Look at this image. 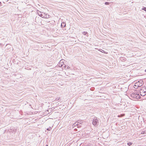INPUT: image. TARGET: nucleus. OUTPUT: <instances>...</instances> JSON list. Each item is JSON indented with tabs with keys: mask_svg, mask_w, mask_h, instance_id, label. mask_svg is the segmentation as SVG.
<instances>
[{
	"mask_svg": "<svg viewBox=\"0 0 146 146\" xmlns=\"http://www.w3.org/2000/svg\"><path fill=\"white\" fill-rule=\"evenodd\" d=\"M146 133V131H141V134H145Z\"/></svg>",
	"mask_w": 146,
	"mask_h": 146,
	"instance_id": "obj_13",
	"label": "nucleus"
},
{
	"mask_svg": "<svg viewBox=\"0 0 146 146\" xmlns=\"http://www.w3.org/2000/svg\"><path fill=\"white\" fill-rule=\"evenodd\" d=\"M11 128L10 129L11 130V131H9V132H10H10H12V133H13L14 132H15V130L14 129V130H12V129H11Z\"/></svg>",
	"mask_w": 146,
	"mask_h": 146,
	"instance_id": "obj_10",
	"label": "nucleus"
},
{
	"mask_svg": "<svg viewBox=\"0 0 146 146\" xmlns=\"http://www.w3.org/2000/svg\"><path fill=\"white\" fill-rule=\"evenodd\" d=\"M82 120H78L74 123L72 125V126L73 128L75 127H76L78 128H80L82 126Z\"/></svg>",
	"mask_w": 146,
	"mask_h": 146,
	"instance_id": "obj_2",
	"label": "nucleus"
},
{
	"mask_svg": "<svg viewBox=\"0 0 146 146\" xmlns=\"http://www.w3.org/2000/svg\"><path fill=\"white\" fill-rule=\"evenodd\" d=\"M131 97L133 100L139 99H140L141 98L139 94H137L136 92L132 93L131 94Z\"/></svg>",
	"mask_w": 146,
	"mask_h": 146,
	"instance_id": "obj_1",
	"label": "nucleus"
},
{
	"mask_svg": "<svg viewBox=\"0 0 146 146\" xmlns=\"http://www.w3.org/2000/svg\"><path fill=\"white\" fill-rule=\"evenodd\" d=\"M142 9L146 11V7H144Z\"/></svg>",
	"mask_w": 146,
	"mask_h": 146,
	"instance_id": "obj_17",
	"label": "nucleus"
},
{
	"mask_svg": "<svg viewBox=\"0 0 146 146\" xmlns=\"http://www.w3.org/2000/svg\"><path fill=\"white\" fill-rule=\"evenodd\" d=\"M109 3H110L109 2H105V4L106 5H108L109 4Z\"/></svg>",
	"mask_w": 146,
	"mask_h": 146,
	"instance_id": "obj_14",
	"label": "nucleus"
},
{
	"mask_svg": "<svg viewBox=\"0 0 146 146\" xmlns=\"http://www.w3.org/2000/svg\"><path fill=\"white\" fill-rule=\"evenodd\" d=\"M137 85H136V83H135L134 85V88L135 89H137L138 87H139L138 86H137Z\"/></svg>",
	"mask_w": 146,
	"mask_h": 146,
	"instance_id": "obj_11",
	"label": "nucleus"
},
{
	"mask_svg": "<svg viewBox=\"0 0 146 146\" xmlns=\"http://www.w3.org/2000/svg\"><path fill=\"white\" fill-rule=\"evenodd\" d=\"M64 67L65 69H68V68H70V67H69V66H66V65H65L64 66Z\"/></svg>",
	"mask_w": 146,
	"mask_h": 146,
	"instance_id": "obj_9",
	"label": "nucleus"
},
{
	"mask_svg": "<svg viewBox=\"0 0 146 146\" xmlns=\"http://www.w3.org/2000/svg\"><path fill=\"white\" fill-rule=\"evenodd\" d=\"M61 61H60V63L59 64V66L60 67H62V64H61Z\"/></svg>",
	"mask_w": 146,
	"mask_h": 146,
	"instance_id": "obj_15",
	"label": "nucleus"
},
{
	"mask_svg": "<svg viewBox=\"0 0 146 146\" xmlns=\"http://www.w3.org/2000/svg\"><path fill=\"white\" fill-rule=\"evenodd\" d=\"M122 58H120V60H122L121 59H122Z\"/></svg>",
	"mask_w": 146,
	"mask_h": 146,
	"instance_id": "obj_20",
	"label": "nucleus"
},
{
	"mask_svg": "<svg viewBox=\"0 0 146 146\" xmlns=\"http://www.w3.org/2000/svg\"><path fill=\"white\" fill-rule=\"evenodd\" d=\"M92 124L94 126L97 125L99 123V119H98L97 117H95L93 119Z\"/></svg>",
	"mask_w": 146,
	"mask_h": 146,
	"instance_id": "obj_4",
	"label": "nucleus"
},
{
	"mask_svg": "<svg viewBox=\"0 0 146 146\" xmlns=\"http://www.w3.org/2000/svg\"><path fill=\"white\" fill-rule=\"evenodd\" d=\"M58 101H60V98H58Z\"/></svg>",
	"mask_w": 146,
	"mask_h": 146,
	"instance_id": "obj_19",
	"label": "nucleus"
},
{
	"mask_svg": "<svg viewBox=\"0 0 146 146\" xmlns=\"http://www.w3.org/2000/svg\"><path fill=\"white\" fill-rule=\"evenodd\" d=\"M145 72H146V69L145 70Z\"/></svg>",
	"mask_w": 146,
	"mask_h": 146,
	"instance_id": "obj_21",
	"label": "nucleus"
},
{
	"mask_svg": "<svg viewBox=\"0 0 146 146\" xmlns=\"http://www.w3.org/2000/svg\"><path fill=\"white\" fill-rule=\"evenodd\" d=\"M140 93L141 96H144L146 94V90L144 91V90H141Z\"/></svg>",
	"mask_w": 146,
	"mask_h": 146,
	"instance_id": "obj_6",
	"label": "nucleus"
},
{
	"mask_svg": "<svg viewBox=\"0 0 146 146\" xmlns=\"http://www.w3.org/2000/svg\"><path fill=\"white\" fill-rule=\"evenodd\" d=\"M102 50V51H101V52H103V53H105V52H105V51H104V50Z\"/></svg>",
	"mask_w": 146,
	"mask_h": 146,
	"instance_id": "obj_18",
	"label": "nucleus"
},
{
	"mask_svg": "<svg viewBox=\"0 0 146 146\" xmlns=\"http://www.w3.org/2000/svg\"><path fill=\"white\" fill-rule=\"evenodd\" d=\"M132 144V143H131V142H128L127 143V145L129 146L131 145Z\"/></svg>",
	"mask_w": 146,
	"mask_h": 146,
	"instance_id": "obj_12",
	"label": "nucleus"
},
{
	"mask_svg": "<svg viewBox=\"0 0 146 146\" xmlns=\"http://www.w3.org/2000/svg\"><path fill=\"white\" fill-rule=\"evenodd\" d=\"M37 11L38 15L41 17L46 18L48 17L49 15L46 14L44 13L39 11Z\"/></svg>",
	"mask_w": 146,
	"mask_h": 146,
	"instance_id": "obj_3",
	"label": "nucleus"
},
{
	"mask_svg": "<svg viewBox=\"0 0 146 146\" xmlns=\"http://www.w3.org/2000/svg\"><path fill=\"white\" fill-rule=\"evenodd\" d=\"M136 85H137V86H138L139 87H140L143 84V81L141 80H139L138 82H136Z\"/></svg>",
	"mask_w": 146,
	"mask_h": 146,
	"instance_id": "obj_5",
	"label": "nucleus"
},
{
	"mask_svg": "<svg viewBox=\"0 0 146 146\" xmlns=\"http://www.w3.org/2000/svg\"><path fill=\"white\" fill-rule=\"evenodd\" d=\"M51 129H52L51 127H49V128H47V130L48 131H50Z\"/></svg>",
	"mask_w": 146,
	"mask_h": 146,
	"instance_id": "obj_16",
	"label": "nucleus"
},
{
	"mask_svg": "<svg viewBox=\"0 0 146 146\" xmlns=\"http://www.w3.org/2000/svg\"><path fill=\"white\" fill-rule=\"evenodd\" d=\"M46 146H48V145H46Z\"/></svg>",
	"mask_w": 146,
	"mask_h": 146,
	"instance_id": "obj_22",
	"label": "nucleus"
},
{
	"mask_svg": "<svg viewBox=\"0 0 146 146\" xmlns=\"http://www.w3.org/2000/svg\"><path fill=\"white\" fill-rule=\"evenodd\" d=\"M83 34L85 35H88V34L87 32L84 31L83 32Z\"/></svg>",
	"mask_w": 146,
	"mask_h": 146,
	"instance_id": "obj_8",
	"label": "nucleus"
},
{
	"mask_svg": "<svg viewBox=\"0 0 146 146\" xmlns=\"http://www.w3.org/2000/svg\"><path fill=\"white\" fill-rule=\"evenodd\" d=\"M66 26V23L65 22H63L61 24V27H63L65 26Z\"/></svg>",
	"mask_w": 146,
	"mask_h": 146,
	"instance_id": "obj_7",
	"label": "nucleus"
}]
</instances>
